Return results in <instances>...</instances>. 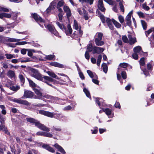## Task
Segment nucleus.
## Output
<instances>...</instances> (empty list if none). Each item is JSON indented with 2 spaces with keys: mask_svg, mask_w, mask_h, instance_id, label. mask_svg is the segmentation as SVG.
<instances>
[{
  "mask_svg": "<svg viewBox=\"0 0 154 154\" xmlns=\"http://www.w3.org/2000/svg\"><path fill=\"white\" fill-rule=\"evenodd\" d=\"M9 11V10L8 8L0 6V12H8Z\"/></svg>",
  "mask_w": 154,
  "mask_h": 154,
  "instance_id": "obj_38",
  "label": "nucleus"
},
{
  "mask_svg": "<svg viewBox=\"0 0 154 154\" xmlns=\"http://www.w3.org/2000/svg\"><path fill=\"white\" fill-rule=\"evenodd\" d=\"M53 135L50 133L45 132V136L49 137H52Z\"/></svg>",
  "mask_w": 154,
  "mask_h": 154,
  "instance_id": "obj_64",
  "label": "nucleus"
},
{
  "mask_svg": "<svg viewBox=\"0 0 154 154\" xmlns=\"http://www.w3.org/2000/svg\"><path fill=\"white\" fill-rule=\"evenodd\" d=\"M32 17L34 18L35 20L39 23V25L43 27V24H41V23L43 24V23L45 26L46 28L51 33L54 34L56 36H57L58 35V32L54 29V27L48 24L47 26H46L45 24L44 21L42 18L40 17L39 16L35 13H34L32 14Z\"/></svg>",
  "mask_w": 154,
  "mask_h": 154,
  "instance_id": "obj_1",
  "label": "nucleus"
},
{
  "mask_svg": "<svg viewBox=\"0 0 154 154\" xmlns=\"http://www.w3.org/2000/svg\"><path fill=\"white\" fill-rule=\"evenodd\" d=\"M20 88V87L19 86H12V87H10V89L13 91H17Z\"/></svg>",
  "mask_w": 154,
  "mask_h": 154,
  "instance_id": "obj_36",
  "label": "nucleus"
},
{
  "mask_svg": "<svg viewBox=\"0 0 154 154\" xmlns=\"http://www.w3.org/2000/svg\"><path fill=\"white\" fill-rule=\"evenodd\" d=\"M134 51L136 53H139L141 54L142 52L141 47L140 46H137L134 48Z\"/></svg>",
  "mask_w": 154,
  "mask_h": 154,
  "instance_id": "obj_28",
  "label": "nucleus"
},
{
  "mask_svg": "<svg viewBox=\"0 0 154 154\" xmlns=\"http://www.w3.org/2000/svg\"><path fill=\"white\" fill-rule=\"evenodd\" d=\"M128 37L129 39V44L131 45L134 44L136 42V38L134 37H132L131 35H128Z\"/></svg>",
  "mask_w": 154,
  "mask_h": 154,
  "instance_id": "obj_20",
  "label": "nucleus"
},
{
  "mask_svg": "<svg viewBox=\"0 0 154 154\" xmlns=\"http://www.w3.org/2000/svg\"><path fill=\"white\" fill-rule=\"evenodd\" d=\"M7 75L11 79H14L16 77L14 72L11 70L8 71L7 73Z\"/></svg>",
  "mask_w": 154,
  "mask_h": 154,
  "instance_id": "obj_12",
  "label": "nucleus"
},
{
  "mask_svg": "<svg viewBox=\"0 0 154 154\" xmlns=\"http://www.w3.org/2000/svg\"><path fill=\"white\" fill-rule=\"evenodd\" d=\"M83 91L85 92V94H86V96L88 97L91 98V96L90 92L86 88H84L83 89Z\"/></svg>",
  "mask_w": 154,
  "mask_h": 154,
  "instance_id": "obj_39",
  "label": "nucleus"
},
{
  "mask_svg": "<svg viewBox=\"0 0 154 154\" xmlns=\"http://www.w3.org/2000/svg\"><path fill=\"white\" fill-rule=\"evenodd\" d=\"M48 74L50 76L56 79H59L57 77V75L53 72L50 71H48L47 72Z\"/></svg>",
  "mask_w": 154,
  "mask_h": 154,
  "instance_id": "obj_29",
  "label": "nucleus"
},
{
  "mask_svg": "<svg viewBox=\"0 0 154 154\" xmlns=\"http://www.w3.org/2000/svg\"><path fill=\"white\" fill-rule=\"evenodd\" d=\"M5 56L8 59H11L15 57L13 55L11 54H5Z\"/></svg>",
  "mask_w": 154,
  "mask_h": 154,
  "instance_id": "obj_47",
  "label": "nucleus"
},
{
  "mask_svg": "<svg viewBox=\"0 0 154 154\" xmlns=\"http://www.w3.org/2000/svg\"><path fill=\"white\" fill-rule=\"evenodd\" d=\"M56 3L54 1L52 2L50 4L49 7L52 9H54L56 6Z\"/></svg>",
  "mask_w": 154,
  "mask_h": 154,
  "instance_id": "obj_48",
  "label": "nucleus"
},
{
  "mask_svg": "<svg viewBox=\"0 0 154 154\" xmlns=\"http://www.w3.org/2000/svg\"><path fill=\"white\" fill-rule=\"evenodd\" d=\"M58 150L63 154H65L66 152L64 149L60 146L58 145L57 143L55 144L54 146Z\"/></svg>",
  "mask_w": 154,
  "mask_h": 154,
  "instance_id": "obj_21",
  "label": "nucleus"
},
{
  "mask_svg": "<svg viewBox=\"0 0 154 154\" xmlns=\"http://www.w3.org/2000/svg\"><path fill=\"white\" fill-rule=\"evenodd\" d=\"M14 101L17 103L25 105L26 106H28L29 105V103L27 101L20 99L15 100Z\"/></svg>",
  "mask_w": 154,
  "mask_h": 154,
  "instance_id": "obj_13",
  "label": "nucleus"
},
{
  "mask_svg": "<svg viewBox=\"0 0 154 154\" xmlns=\"http://www.w3.org/2000/svg\"><path fill=\"white\" fill-rule=\"evenodd\" d=\"M121 73L123 79H125L127 78L126 73L124 70H122L120 72Z\"/></svg>",
  "mask_w": 154,
  "mask_h": 154,
  "instance_id": "obj_45",
  "label": "nucleus"
},
{
  "mask_svg": "<svg viewBox=\"0 0 154 154\" xmlns=\"http://www.w3.org/2000/svg\"><path fill=\"white\" fill-rule=\"evenodd\" d=\"M43 78L47 81H48L50 82H54L55 81V80H54L53 79L49 76H44Z\"/></svg>",
  "mask_w": 154,
  "mask_h": 154,
  "instance_id": "obj_41",
  "label": "nucleus"
},
{
  "mask_svg": "<svg viewBox=\"0 0 154 154\" xmlns=\"http://www.w3.org/2000/svg\"><path fill=\"white\" fill-rule=\"evenodd\" d=\"M102 99L99 98H96L95 101L99 106H100L101 103L102 102Z\"/></svg>",
  "mask_w": 154,
  "mask_h": 154,
  "instance_id": "obj_49",
  "label": "nucleus"
},
{
  "mask_svg": "<svg viewBox=\"0 0 154 154\" xmlns=\"http://www.w3.org/2000/svg\"><path fill=\"white\" fill-rule=\"evenodd\" d=\"M12 17V18L14 20L16 19L17 14L15 13L12 12L11 14L7 13H0V18L2 19L4 17L9 18Z\"/></svg>",
  "mask_w": 154,
  "mask_h": 154,
  "instance_id": "obj_5",
  "label": "nucleus"
},
{
  "mask_svg": "<svg viewBox=\"0 0 154 154\" xmlns=\"http://www.w3.org/2000/svg\"><path fill=\"white\" fill-rule=\"evenodd\" d=\"M128 64L125 63H121L120 64L118 68V71L117 73V78L118 80H119L121 78L120 74V72L122 70H124L128 66Z\"/></svg>",
  "mask_w": 154,
  "mask_h": 154,
  "instance_id": "obj_6",
  "label": "nucleus"
},
{
  "mask_svg": "<svg viewBox=\"0 0 154 154\" xmlns=\"http://www.w3.org/2000/svg\"><path fill=\"white\" fill-rule=\"evenodd\" d=\"M98 7L99 9L102 12H104L105 9L103 3V0H99Z\"/></svg>",
  "mask_w": 154,
  "mask_h": 154,
  "instance_id": "obj_16",
  "label": "nucleus"
},
{
  "mask_svg": "<svg viewBox=\"0 0 154 154\" xmlns=\"http://www.w3.org/2000/svg\"><path fill=\"white\" fill-rule=\"evenodd\" d=\"M112 22L113 23L115 26L117 28H120L121 27V25L117 21L114 19L112 20Z\"/></svg>",
  "mask_w": 154,
  "mask_h": 154,
  "instance_id": "obj_35",
  "label": "nucleus"
},
{
  "mask_svg": "<svg viewBox=\"0 0 154 154\" xmlns=\"http://www.w3.org/2000/svg\"><path fill=\"white\" fill-rule=\"evenodd\" d=\"M60 13L58 15L59 20L60 21H61L63 19V14L62 13L63 12H60Z\"/></svg>",
  "mask_w": 154,
  "mask_h": 154,
  "instance_id": "obj_57",
  "label": "nucleus"
},
{
  "mask_svg": "<svg viewBox=\"0 0 154 154\" xmlns=\"http://www.w3.org/2000/svg\"><path fill=\"white\" fill-rule=\"evenodd\" d=\"M63 10L64 12L66 13L68 17H70L71 15V11L69 7L66 6H64L63 7Z\"/></svg>",
  "mask_w": 154,
  "mask_h": 154,
  "instance_id": "obj_15",
  "label": "nucleus"
},
{
  "mask_svg": "<svg viewBox=\"0 0 154 154\" xmlns=\"http://www.w3.org/2000/svg\"><path fill=\"white\" fill-rule=\"evenodd\" d=\"M19 77L21 82L23 83L24 82V78L23 76L22 75H20Z\"/></svg>",
  "mask_w": 154,
  "mask_h": 154,
  "instance_id": "obj_61",
  "label": "nucleus"
},
{
  "mask_svg": "<svg viewBox=\"0 0 154 154\" xmlns=\"http://www.w3.org/2000/svg\"><path fill=\"white\" fill-rule=\"evenodd\" d=\"M142 8L145 10L148 11L150 9L149 7L146 5V3H144L142 5Z\"/></svg>",
  "mask_w": 154,
  "mask_h": 154,
  "instance_id": "obj_43",
  "label": "nucleus"
},
{
  "mask_svg": "<svg viewBox=\"0 0 154 154\" xmlns=\"http://www.w3.org/2000/svg\"><path fill=\"white\" fill-rule=\"evenodd\" d=\"M140 68L141 69H142L141 66H143L145 64L144 62V58L143 57L142 58L140 61Z\"/></svg>",
  "mask_w": 154,
  "mask_h": 154,
  "instance_id": "obj_46",
  "label": "nucleus"
},
{
  "mask_svg": "<svg viewBox=\"0 0 154 154\" xmlns=\"http://www.w3.org/2000/svg\"><path fill=\"white\" fill-rule=\"evenodd\" d=\"M94 41L95 44L98 46H101L104 44V42L102 41L101 40H98L97 39H95Z\"/></svg>",
  "mask_w": 154,
  "mask_h": 154,
  "instance_id": "obj_26",
  "label": "nucleus"
},
{
  "mask_svg": "<svg viewBox=\"0 0 154 154\" xmlns=\"http://www.w3.org/2000/svg\"><path fill=\"white\" fill-rule=\"evenodd\" d=\"M42 146V148L46 149L50 152H54V150L53 149L52 147L49 146V145L47 144H43Z\"/></svg>",
  "mask_w": 154,
  "mask_h": 154,
  "instance_id": "obj_18",
  "label": "nucleus"
},
{
  "mask_svg": "<svg viewBox=\"0 0 154 154\" xmlns=\"http://www.w3.org/2000/svg\"><path fill=\"white\" fill-rule=\"evenodd\" d=\"M132 13V12L131 11V12H130L126 16V17L125 18V21L131 20V17Z\"/></svg>",
  "mask_w": 154,
  "mask_h": 154,
  "instance_id": "obj_44",
  "label": "nucleus"
},
{
  "mask_svg": "<svg viewBox=\"0 0 154 154\" xmlns=\"http://www.w3.org/2000/svg\"><path fill=\"white\" fill-rule=\"evenodd\" d=\"M122 39L125 43H128L129 42V40L126 36H123L122 37Z\"/></svg>",
  "mask_w": 154,
  "mask_h": 154,
  "instance_id": "obj_55",
  "label": "nucleus"
},
{
  "mask_svg": "<svg viewBox=\"0 0 154 154\" xmlns=\"http://www.w3.org/2000/svg\"><path fill=\"white\" fill-rule=\"evenodd\" d=\"M85 57L87 60H88L90 58V55L89 52L86 51L85 54Z\"/></svg>",
  "mask_w": 154,
  "mask_h": 154,
  "instance_id": "obj_63",
  "label": "nucleus"
},
{
  "mask_svg": "<svg viewBox=\"0 0 154 154\" xmlns=\"http://www.w3.org/2000/svg\"><path fill=\"white\" fill-rule=\"evenodd\" d=\"M0 122L1 125L0 126V130H2L4 131L5 134L9 135L10 133L7 129V128L4 125V119L3 117L0 115Z\"/></svg>",
  "mask_w": 154,
  "mask_h": 154,
  "instance_id": "obj_7",
  "label": "nucleus"
},
{
  "mask_svg": "<svg viewBox=\"0 0 154 154\" xmlns=\"http://www.w3.org/2000/svg\"><path fill=\"white\" fill-rule=\"evenodd\" d=\"M50 65L52 66L59 68L64 67V66L63 65L55 62H53L50 63Z\"/></svg>",
  "mask_w": 154,
  "mask_h": 154,
  "instance_id": "obj_19",
  "label": "nucleus"
},
{
  "mask_svg": "<svg viewBox=\"0 0 154 154\" xmlns=\"http://www.w3.org/2000/svg\"><path fill=\"white\" fill-rule=\"evenodd\" d=\"M102 66L103 68V71L105 73H106L108 70V68L106 64L105 63H103L102 65Z\"/></svg>",
  "mask_w": 154,
  "mask_h": 154,
  "instance_id": "obj_37",
  "label": "nucleus"
},
{
  "mask_svg": "<svg viewBox=\"0 0 154 154\" xmlns=\"http://www.w3.org/2000/svg\"><path fill=\"white\" fill-rule=\"evenodd\" d=\"M64 2L63 0L59 1L57 4V8L58 9V11L60 12H63L62 9L60 8V7L62 6L64 4Z\"/></svg>",
  "mask_w": 154,
  "mask_h": 154,
  "instance_id": "obj_17",
  "label": "nucleus"
},
{
  "mask_svg": "<svg viewBox=\"0 0 154 154\" xmlns=\"http://www.w3.org/2000/svg\"><path fill=\"white\" fill-rule=\"evenodd\" d=\"M87 73L90 77L92 79H97V76L95 73H93L90 70H88L87 71Z\"/></svg>",
  "mask_w": 154,
  "mask_h": 154,
  "instance_id": "obj_23",
  "label": "nucleus"
},
{
  "mask_svg": "<svg viewBox=\"0 0 154 154\" xmlns=\"http://www.w3.org/2000/svg\"><path fill=\"white\" fill-rule=\"evenodd\" d=\"M21 40L20 39H16L13 38H8L7 41L8 42H17L20 41Z\"/></svg>",
  "mask_w": 154,
  "mask_h": 154,
  "instance_id": "obj_33",
  "label": "nucleus"
},
{
  "mask_svg": "<svg viewBox=\"0 0 154 154\" xmlns=\"http://www.w3.org/2000/svg\"><path fill=\"white\" fill-rule=\"evenodd\" d=\"M119 5L120 6V9L123 12H124V6L122 3L121 2H119Z\"/></svg>",
  "mask_w": 154,
  "mask_h": 154,
  "instance_id": "obj_58",
  "label": "nucleus"
},
{
  "mask_svg": "<svg viewBox=\"0 0 154 154\" xmlns=\"http://www.w3.org/2000/svg\"><path fill=\"white\" fill-rule=\"evenodd\" d=\"M87 49L88 50V52H91L92 51V53H93V47L92 46V44L91 43H89L87 46Z\"/></svg>",
  "mask_w": 154,
  "mask_h": 154,
  "instance_id": "obj_32",
  "label": "nucleus"
},
{
  "mask_svg": "<svg viewBox=\"0 0 154 154\" xmlns=\"http://www.w3.org/2000/svg\"><path fill=\"white\" fill-rule=\"evenodd\" d=\"M28 42L25 41H23L21 42H20L18 43H16V45H24L27 44Z\"/></svg>",
  "mask_w": 154,
  "mask_h": 154,
  "instance_id": "obj_62",
  "label": "nucleus"
},
{
  "mask_svg": "<svg viewBox=\"0 0 154 154\" xmlns=\"http://www.w3.org/2000/svg\"><path fill=\"white\" fill-rule=\"evenodd\" d=\"M14 85V84L13 82L9 80L8 81L7 83L5 84V86L10 88V87H12Z\"/></svg>",
  "mask_w": 154,
  "mask_h": 154,
  "instance_id": "obj_34",
  "label": "nucleus"
},
{
  "mask_svg": "<svg viewBox=\"0 0 154 154\" xmlns=\"http://www.w3.org/2000/svg\"><path fill=\"white\" fill-rule=\"evenodd\" d=\"M103 35V34L102 33H97L95 36V39H97L98 40H102Z\"/></svg>",
  "mask_w": 154,
  "mask_h": 154,
  "instance_id": "obj_31",
  "label": "nucleus"
},
{
  "mask_svg": "<svg viewBox=\"0 0 154 154\" xmlns=\"http://www.w3.org/2000/svg\"><path fill=\"white\" fill-rule=\"evenodd\" d=\"M82 34V32L81 30H76L74 32V33L70 36L71 37L74 38H77L78 36H81Z\"/></svg>",
  "mask_w": 154,
  "mask_h": 154,
  "instance_id": "obj_10",
  "label": "nucleus"
},
{
  "mask_svg": "<svg viewBox=\"0 0 154 154\" xmlns=\"http://www.w3.org/2000/svg\"><path fill=\"white\" fill-rule=\"evenodd\" d=\"M73 28L76 30H81L80 26L78 25L77 22L75 20L74 21V24L73 25Z\"/></svg>",
  "mask_w": 154,
  "mask_h": 154,
  "instance_id": "obj_27",
  "label": "nucleus"
},
{
  "mask_svg": "<svg viewBox=\"0 0 154 154\" xmlns=\"http://www.w3.org/2000/svg\"><path fill=\"white\" fill-rule=\"evenodd\" d=\"M34 96L33 93L30 91L25 90L23 97L26 98H32Z\"/></svg>",
  "mask_w": 154,
  "mask_h": 154,
  "instance_id": "obj_11",
  "label": "nucleus"
},
{
  "mask_svg": "<svg viewBox=\"0 0 154 154\" xmlns=\"http://www.w3.org/2000/svg\"><path fill=\"white\" fill-rule=\"evenodd\" d=\"M104 1L106 2V3H108L110 5H112L114 4V3L115 2L112 1L111 0H104Z\"/></svg>",
  "mask_w": 154,
  "mask_h": 154,
  "instance_id": "obj_56",
  "label": "nucleus"
},
{
  "mask_svg": "<svg viewBox=\"0 0 154 154\" xmlns=\"http://www.w3.org/2000/svg\"><path fill=\"white\" fill-rule=\"evenodd\" d=\"M29 73L31 76L39 80H42L43 77L37 69L31 68L29 70Z\"/></svg>",
  "mask_w": 154,
  "mask_h": 154,
  "instance_id": "obj_4",
  "label": "nucleus"
},
{
  "mask_svg": "<svg viewBox=\"0 0 154 154\" xmlns=\"http://www.w3.org/2000/svg\"><path fill=\"white\" fill-rule=\"evenodd\" d=\"M103 111L108 116L109 118H112L113 117V114H112V111L109 108L103 109Z\"/></svg>",
  "mask_w": 154,
  "mask_h": 154,
  "instance_id": "obj_14",
  "label": "nucleus"
},
{
  "mask_svg": "<svg viewBox=\"0 0 154 154\" xmlns=\"http://www.w3.org/2000/svg\"><path fill=\"white\" fill-rule=\"evenodd\" d=\"M79 1L82 3L85 2L91 5L93 4L94 0H79Z\"/></svg>",
  "mask_w": 154,
  "mask_h": 154,
  "instance_id": "obj_30",
  "label": "nucleus"
},
{
  "mask_svg": "<svg viewBox=\"0 0 154 154\" xmlns=\"http://www.w3.org/2000/svg\"><path fill=\"white\" fill-rule=\"evenodd\" d=\"M56 23L59 27L63 31V30L65 27V26L63 24H61L58 22H57Z\"/></svg>",
  "mask_w": 154,
  "mask_h": 154,
  "instance_id": "obj_42",
  "label": "nucleus"
},
{
  "mask_svg": "<svg viewBox=\"0 0 154 154\" xmlns=\"http://www.w3.org/2000/svg\"><path fill=\"white\" fill-rule=\"evenodd\" d=\"M104 50V49L102 48L97 47L96 46L93 47V53L94 54H100Z\"/></svg>",
  "mask_w": 154,
  "mask_h": 154,
  "instance_id": "obj_9",
  "label": "nucleus"
},
{
  "mask_svg": "<svg viewBox=\"0 0 154 154\" xmlns=\"http://www.w3.org/2000/svg\"><path fill=\"white\" fill-rule=\"evenodd\" d=\"M33 90L35 93L37 95L38 98L39 99H41L42 96L41 91L36 88H34Z\"/></svg>",
  "mask_w": 154,
  "mask_h": 154,
  "instance_id": "obj_22",
  "label": "nucleus"
},
{
  "mask_svg": "<svg viewBox=\"0 0 154 154\" xmlns=\"http://www.w3.org/2000/svg\"><path fill=\"white\" fill-rule=\"evenodd\" d=\"M106 22L107 23L109 28L111 30L113 29V26L112 23V21L109 18H106Z\"/></svg>",
  "mask_w": 154,
  "mask_h": 154,
  "instance_id": "obj_25",
  "label": "nucleus"
},
{
  "mask_svg": "<svg viewBox=\"0 0 154 154\" xmlns=\"http://www.w3.org/2000/svg\"><path fill=\"white\" fill-rule=\"evenodd\" d=\"M32 61V60H31L29 59V58L27 57L26 58H24L23 59H22L20 60V62L21 63L23 62H27L29 61Z\"/></svg>",
  "mask_w": 154,
  "mask_h": 154,
  "instance_id": "obj_50",
  "label": "nucleus"
},
{
  "mask_svg": "<svg viewBox=\"0 0 154 154\" xmlns=\"http://www.w3.org/2000/svg\"><path fill=\"white\" fill-rule=\"evenodd\" d=\"M63 31L67 35H71L72 32V29L69 24H68L66 27H65Z\"/></svg>",
  "mask_w": 154,
  "mask_h": 154,
  "instance_id": "obj_8",
  "label": "nucleus"
},
{
  "mask_svg": "<svg viewBox=\"0 0 154 154\" xmlns=\"http://www.w3.org/2000/svg\"><path fill=\"white\" fill-rule=\"evenodd\" d=\"M27 79L29 82V85L31 87H35L36 86V84L33 81L29 79Z\"/></svg>",
  "mask_w": 154,
  "mask_h": 154,
  "instance_id": "obj_40",
  "label": "nucleus"
},
{
  "mask_svg": "<svg viewBox=\"0 0 154 154\" xmlns=\"http://www.w3.org/2000/svg\"><path fill=\"white\" fill-rule=\"evenodd\" d=\"M54 55H49L48 56H46L45 59L48 60H52L54 57Z\"/></svg>",
  "mask_w": 154,
  "mask_h": 154,
  "instance_id": "obj_52",
  "label": "nucleus"
},
{
  "mask_svg": "<svg viewBox=\"0 0 154 154\" xmlns=\"http://www.w3.org/2000/svg\"><path fill=\"white\" fill-rule=\"evenodd\" d=\"M39 113L42 115L47 116L50 118H54L60 120L63 117V115L61 113H54L49 111L42 110L39 111Z\"/></svg>",
  "mask_w": 154,
  "mask_h": 154,
  "instance_id": "obj_2",
  "label": "nucleus"
},
{
  "mask_svg": "<svg viewBox=\"0 0 154 154\" xmlns=\"http://www.w3.org/2000/svg\"><path fill=\"white\" fill-rule=\"evenodd\" d=\"M120 23L122 24L124 21V17L122 15H119L118 17Z\"/></svg>",
  "mask_w": 154,
  "mask_h": 154,
  "instance_id": "obj_53",
  "label": "nucleus"
},
{
  "mask_svg": "<svg viewBox=\"0 0 154 154\" xmlns=\"http://www.w3.org/2000/svg\"><path fill=\"white\" fill-rule=\"evenodd\" d=\"M101 59L102 56L101 55H99L98 57V59L97 61V65L98 66H100Z\"/></svg>",
  "mask_w": 154,
  "mask_h": 154,
  "instance_id": "obj_51",
  "label": "nucleus"
},
{
  "mask_svg": "<svg viewBox=\"0 0 154 154\" xmlns=\"http://www.w3.org/2000/svg\"><path fill=\"white\" fill-rule=\"evenodd\" d=\"M141 23L144 29L146 30V22L143 20H141Z\"/></svg>",
  "mask_w": 154,
  "mask_h": 154,
  "instance_id": "obj_54",
  "label": "nucleus"
},
{
  "mask_svg": "<svg viewBox=\"0 0 154 154\" xmlns=\"http://www.w3.org/2000/svg\"><path fill=\"white\" fill-rule=\"evenodd\" d=\"M27 121L31 123H34L35 125L41 130L47 132L50 131V129L46 126L40 123L38 121L33 118H28L26 119Z\"/></svg>",
  "mask_w": 154,
  "mask_h": 154,
  "instance_id": "obj_3",
  "label": "nucleus"
},
{
  "mask_svg": "<svg viewBox=\"0 0 154 154\" xmlns=\"http://www.w3.org/2000/svg\"><path fill=\"white\" fill-rule=\"evenodd\" d=\"M153 32L152 35L151 36L154 39V27H152L150 29L147 31L145 32V34L147 36L148 35L152 32Z\"/></svg>",
  "mask_w": 154,
  "mask_h": 154,
  "instance_id": "obj_24",
  "label": "nucleus"
},
{
  "mask_svg": "<svg viewBox=\"0 0 154 154\" xmlns=\"http://www.w3.org/2000/svg\"><path fill=\"white\" fill-rule=\"evenodd\" d=\"M113 5V7L112 8V10L115 12H117V9L116 8L117 5L116 4V2H115L114 3V4L113 5Z\"/></svg>",
  "mask_w": 154,
  "mask_h": 154,
  "instance_id": "obj_60",
  "label": "nucleus"
},
{
  "mask_svg": "<svg viewBox=\"0 0 154 154\" xmlns=\"http://www.w3.org/2000/svg\"><path fill=\"white\" fill-rule=\"evenodd\" d=\"M137 14L140 17H145L144 14L142 12H137Z\"/></svg>",
  "mask_w": 154,
  "mask_h": 154,
  "instance_id": "obj_59",
  "label": "nucleus"
}]
</instances>
